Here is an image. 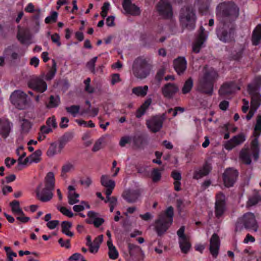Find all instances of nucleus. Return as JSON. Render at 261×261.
<instances>
[{
	"label": "nucleus",
	"mask_w": 261,
	"mask_h": 261,
	"mask_svg": "<svg viewBox=\"0 0 261 261\" xmlns=\"http://www.w3.org/2000/svg\"><path fill=\"white\" fill-rule=\"evenodd\" d=\"M239 9L233 3L220 4L217 8V16L220 22L226 23L234 21L239 16Z\"/></svg>",
	"instance_id": "1"
},
{
	"label": "nucleus",
	"mask_w": 261,
	"mask_h": 261,
	"mask_svg": "<svg viewBox=\"0 0 261 261\" xmlns=\"http://www.w3.org/2000/svg\"><path fill=\"white\" fill-rule=\"evenodd\" d=\"M51 39L54 43L57 44L58 46H61V43L60 42V37L58 34H54L53 35H51Z\"/></svg>",
	"instance_id": "62"
},
{
	"label": "nucleus",
	"mask_w": 261,
	"mask_h": 261,
	"mask_svg": "<svg viewBox=\"0 0 261 261\" xmlns=\"http://www.w3.org/2000/svg\"><path fill=\"white\" fill-rule=\"evenodd\" d=\"M245 141V137L243 134H240L232 137L230 140L227 141L224 144V147L228 150H230L233 148L243 143Z\"/></svg>",
	"instance_id": "18"
},
{
	"label": "nucleus",
	"mask_w": 261,
	"mask_h": 261,
	"mask_svg": "<svg viewBox=\"0 0 261 261\" xmlns=\"http://www.w3.org/2000/svg\"><path fill=\"white\" fill-rule=\"evenodd\" d=\"M111 195H106V200H105V202H109L110 205H116L117 203V198L115 197H110Z\"/></svg>",
	"instance_id": "58"
},
{
	"label": "nucleus",
	"mask_w": 261,
	"mask_h": 261,
	"mask_svg": "<svg viewBox=\"0 0 261 261\" xmlns=\"http://www.w3.org/2000/svg\"><path fill=\"white\" fill-rule=\"evenodd\" d=\"M123 197L129 203H133L137 201L139 194L136 191H125L123 194Z\"/></svg>",
	"instance_id": "29"
},
{
	"label": "nucleus",
	"mask_w": 261,
	"mask_h": 261,
	"mask_svg": "<svg viewBox=\"0 0 261 261\" xmlns=\"http://www.w3.org/2000/svg\"><path fill=\"white\" fill-rule=\"evenodd\" d=\"M79 194L76 193H72L68 192V203L70 205H73L79 202Z\"/></svg>",
	"instance_id": "42"
},
{
	"label": "nucleus",
	"mask_w": 261,
	"mask_h": 261,
	"mask_svg": "<svg viewBox=\"0 0 261 261\" xmlns=\"http://www.w3.org/2000/svg\"><path fill=\"white\" fill-rule=\"evenodd\" d=\"M261 40V24L258 25L253 31L252 41L254 45H257Z\"/></svg>",
	"instance_id": "31"
},
{
	"label": "nucleus",
	"mask_w": 261,
	"mask_h": 261,
	"mask_svg": "<svg viewBox=\"0 0 261 261\" xmlns=\"http://www.w3.org/2000/svg\"><path fill=\"white\" fill-rule=\"evenodd\" d=\"M42 152L40 150H37L35 151L33 154L30 155L31 163H38L40 160V156Z\"/></svg>",
	"instance_id": "47"
},
{
	"label": "nucleus",
	"mask_w": 261,
	"mask_h": 261,
	"mask_svg": "<svg viewBox=\"0 0 261 261\" xmlns=\"http://www.w3.org/2000/svg\"><path fill=\"white\" fill-rule=\"evenodd\" d=\"M178 90L177 86L174 84L168 83L162 88V93L165 97L170 98Z\"/></svg>",
	"instance_id": "27"
},
{
	"label": "nucleus",
	"mask_w": 261,
	"mask_h": 261,
	"mask_svg": "<svg viewBox=\"0 0 261 261\" xmlns=\"http://www.w3.org/2000/svg\"><path fill=\"white\" fill-rule=\"evenodd\" d=\"M53 64L50 70L45 75V79L47 81L51 80L56 73V63L54 60H53Z\"/></svg>",
	"instance_id": "45"
},
{
	"label": "nucleus",
	"mask_w": 261,
	"mask_h": 261,
	"mask_svg": "<svg viewBox=\"0 0 261 261\" xmlns=\"http://www.w3.org/2000/svg\"><path fill=\"white\" fill-rule=\"evenodd\" d=\"M58 153L57 144L55 143L51 144L47 151V155L49 157H53Z\"/></svg>",
	"instance_id": "46"
},
{
	"label": "nucleus",
	"mask_w": 261,
	"mask_h": 261,
	"mask_svg": "<svg viewBox=\"0 0 261 261\" xmlns=\"http://www.w3.org/2000/svg\"><path fill=\"white\" fill-rule=\"evenodd\" d=\"M31 127V123L27 120H24L21 124L22 130L24 133H27Z\"/></svg>",
	"instance_id": "55"
},
{
	"label": "nucleus",
	"mask_w": 261,
	"mask_h": 261,
	"mask_svg": "<svg viewBox=\"0 0 261 261\" xmlns=\"http://www.w3.org/2000/svg\"><path fill=\"white\" fill-rule=\"evenodd\" d=\"M173 215V208L169 206L164 213L159 215L155 221V229L159 236L164 234L171 225Z\"/></svg>",
	"instance_id": "3"
},
{
	"label": "nucleus",
	"mask_w": 261,
	"mask_h": 261,
	"mask_svg": "<svg viewBox=\"0 0 261 261\" xmlns=\"http://www.w3.org/2000/svg\"><path fill=\"white\" fill-rule=\"evenodd\" d=\"M128 248L130 256L133 259L141 260L144 258V253L139 246L128 243Z\"/></svg>",
	"instance_id": "17"
},
{
	"label": "nucleus",
	"mask_w": 261,
	"mask_h": 261,
	"mask_svg": "<svg viewBox=\"0 0 261 261\" xmlns=\"http://www.w3.org/2000/svg\"><path fill=\"white\" fill-rule=\"evenodd\" d=\"M166 119L165 114L151 117L146 121L147 127L153 133L159 132L163 126V123Z\"/></svg>",
	"instance_id": "10"
},
{
	"label": "nucleus",
	"mask_w": 261,
	"mask_h": 261,
	"mask_svg": "<svg viewBox=\"0 0 261 261\" xmlns=\"http://www.w3.org/2000/svg\"><path fill=\"white\" fill-rule=\"evenodd\" d=\"M71 226V223L68 221H63L61 224L62 232L66 235L72 237L73 236V233L70 231Z\"/></svg>",
	"instance_id": "34"
},
{
	"label": "nucleus",
	"mask_w": 261,
	"mask_h": 261,
	"mask_svg": "<svg viewBox=\"0 0 261 261\" xmlns=\"http://www.w3.org/2000/svg\"><path fill=\"white\" fill-rule=\"evenodd\" d=\"M180 20L182 25L188 29H193L196 21V15L191 6L183 7L180 13Z\"/></svg>",
	"instance_id": "6"
},
{
	"label": "nucleus",
	"mask_w": 261,
	"mask_h": 261,
	"mask_svg": "<svg viewBox=\"0 0 261 261\" xmlns=\"http://www.w3.org/2000/svg\"><path fill=\"white\" fill-rule=\"evenodd\" d=\"M46 125L49 126L50 128H56L57 124L55 116L48 118L46 120Z\"/></svg>",
	"instance_id": "54"
},
{
	"label": "nucleus",
	"mask_w": 261,
	"mask_h": 261,
	"mask_svg": "<svg viewBox=\"0 0 261 261\" xmlns=\"http://www.w3.org/2000/svg\"><path fill=\"white\" fill-rule=\"evenodd\" d=\"M240 157L246 164L249 165L251 164L250 154L248 149H243L240 152Z\"/></svg>",
	"instance_id": "37"
},
{
	"label": "nucleus",
	"mask_w": 261,
	"mask_h": 261,
	"mask_svg": "<svg viewBox=\"0 0 261 261\" xmlns=\"http://www.w3.org/2000/svg\"><path fill=\"white\" fill-rule=\"evenodd\" d=\"M28 86L38 92L43 93L47 88L46 83L42 77H35L31 79L28 82Z\"/></svg>",
	"instance_id": "11"
},
{
	"label": "nucleus",
	"mask_w": 261,
	"mask_h": 261,
	"mask_svg": "<svg viewBox=\"0 0 261 261\" xmlns=\"http://www.w3.org/2000/svg\"><path fill=\"white\" fill-rule=\"evenodd\" d=\"M187 61L184 57H179L173 62L174 68L178 75L184 74L187 69Z\"/></svg>",
	"instance_id": "25"
},
{
	"label": "nucleus",
	"mask_w": 261,
	"mask_h": 261,
	"mask_svg": "<svg viewBox=\"0 0 261 261\" xmlns=\"http://www.w3.org/2000/svg\"><path fill=\"white\" fill-rule=\"evenodd\" d=\"M57 17L58 13L56 12H53L50 16H49L45 18V22L46 23L55 22L57 20Z\"/></svg>",
	"instance_id": "56"
},
{
	"label": "nucleus",
	"mask_w": 261,
	"mask_h": 261,
	"mask_svg": "<svg viewBox=\"0 0 261 261\" xmlns=\"http://www.w3.org/2000/svg\"><path fill=\"white\" fill-rule=\"evenodd\" d=\"M28 95L20 90H15L10 95L11 102L17 108L22 110L25 108L27 104Z\"/></svg>",
	"instance_id": "8"
},
{
	"label": "nucleus",
	"mask_w": 261,
	"mask_h": 261,
	"mask_svg": "<svg viewBox=\"0 0 261 261\" xmlns=\"http://www.w3.org/2000/svg\"><path fill=\"white\" fill-rule=\"evenodd\" d=\"M11 123L7 119H0V136L6 139L9 136L12 128Z\"/></svg>",
	"instance_id": "21"
},
{
	"label": "nucleus",
	"mask_w": 261,
	"mask_h": 261,
	"mask_svg": "<svg viewBox=\"0 0 261 261\" xmlns=\"http://www.w3.org/2000/svg\"><path fill=\"white\" fill-rule=\"evenodd\" d=\"M152 180L154 182H156L160 180L161 174L160 170L158 169H154L151 173Z\"/></svg>",
	"instance_id": "51"
},
{
	"label": "nucleus",
	"mask_w": 261,
	"mask_h": 261,
	"mask_svg": "<svg viewBox=\"0 0 261 261\" xmlns=\"http://www.w3.org/2000/svg\"><path fill=\"white\" fill-rule=\"evenodd\" d=\"M60 103V98L58 96L56 97L53 95H51L49 97V101L48 104L47 105V107L48 108H52L57 107Z\"/></svg>",
	"instance_id": "43"
},
{
	"label": "nucleus",
	"mask_w": 261,
	"mask_h": 261,
	"mask_svg": "<svg viewBox=\"0 0 261 261\" xmlns=\"http://www.w3.org/2000/svg\"><path fill=\"white\" fill-rule=\"evenodd\" d=\"M65 110L74 117L81 113V112H80V106L79 105H72L70 107H67L65 108Z\"/></svg>",
	"instance_id": "39"
},
{
	"label": "nucleus",
	"mask_w": 261,
	"mask_h": 261,
	"mask_svg": "<svg viewBox=\"0 0 261 261\" xmlns=\"http://www.w3.org/2000/svg\"><path fill=\"white\" fill-rule=\"evenodd\" d=\"M159 15L164 18H170L172 15V7L167 0H161L156 5Z\"/></svg>",
	"instance_id": "12"
},
{
	"label": "nucleus",
	"mask_w": 261,
	"mask_h": 261,
	"mask_svg": "<svg viewBox=\"0 0 261 261\" xmlns=\"http://www.w3.org/2000/svg\"><path fill=\"white\" fill-rule=\"evenodd\" d=\"M103 142V139L100 138L94 143L92 150L93 152H96L102 148V145Z\"/></svg>",
	"instance_id": "52"
},
{
	"label": "nucleus",
	"mask_w": 261,
	"mask_h": 261,
	"mask_svg": "<svg viewBox=\"0 0 261 261\" xmlns=\"http://www.w3.org/2000/svg\"><path fill=\"white\" fill-rule=\"evenodd\" d=\"M260 200V196L257 195H253L249 198L246 205L247 207H251L254 206L255 204H256Z\"/></svg>",
	"instance_id": "44"
},
{
	"label": "nucleus",
	"mask_w": 261,
	"mask_h": 261,
	"mask_svg": "<svg viewBox=\"0 0 261 261\" xmlns=\"http://www.w3.org/2000/svg\"><path fill=\"white\" fill-rule=\"evenodd\" d=\"M59 243L60 244L61 247H64L66 248H69L70 247L69 240L64 241L62 238H60L59 240Z\"/></svg>",
	"instance_id": "63"
},
{
	"label": "nucleus",
	"mask_w": 261,
	"mask_h": 261,
	"mask_svg": "<svg viewBox=\"0 0 261 261\" xmlns=\"http://www.w3.org/2000/svg\"><path fill=\"white\" fill-rule=\"evenodd\" d=\"M103 240V235H100L97 237L91 244L89 248V251L92 253H96L99 248L100 244Z\"/></svg>",
	"instance_id": "30"
},
{
	"label": "nucleus",
	"mask_w": 261,
	"mask_h": 261,
	"mask_svg": "<svg viewBox=\"0 0 261 261\" xmlns=\"http://www.w3.org/2000/svg\"><path fill=\"white\" fill-rule=\"evenodd\" d=\"M217 35L218 38L222 42L229 43L234 40L235 27L233 23L220 22L217 29Z\"/></svg>",
	"instance_id": "5"
},
{
	"label": "nucleus",
	"mask_w": 261,
	"mask_h": 261,
	"mask_svg": "<svg viewBox=\"0 0 261 261\" xmlns=\"http://www.w3.org/2000/svg\"><path fill=\"white\" fill-rule=\"evenodd\" d=\"M57 208L60 211L63 215L71 218L73 216V213L69 210L64 206H58Z\"/></svg>",
	"instance_id": "50"
},
{
	"label": "nucleus",
	"mask_w": 261,
	"mask_h": 261,
	"mask_svg": "<svg viewBox=\"0 0 261 261\" xmlns=\"http://www.w3.org/2000/svg\"><path fill=\"white\" fill-rule=\"evenodd\" d=\"M59 224L58 220H52L48 222L46 224L47 227L50 229L55 228Z\"/></svg>",
	"instance_id": "61"
},
{
	"label": "nucleus",
	"mask_w": 261,
	"mask_h": 261,
	"mask_svg": "<svg viewBox=\"0 0 261 261\" xmlns=\"http://www.w3.org/2000/svg\"><path fill=\"white\" fill-rule=\"evenodd\" d=\"M185 227L181 226L177 231V234L179 237V241H181L182 239H186L187 237L185 234Z\"/></svg>",
	"instance_id": "59"
},
{
	"label": "nucleus",
	"mask_w": 261,
	"mask_h": 261,
	"mask_svg": "<svg viewBox=\"0 0 261 261\" xmlns=\"http://www.w3.org/2000/svg\"><path fill=\"white\" fill-rule=\"evenodd\" d=\"M261 134V115L256 117V123L254 128L253 136L254 138L252 140L251 149L253 152V156L255 160L258 158V138Z\"/></svg>",
	"instance_id": "7"
},
{
	"label": "nucleus",
	"mask_w": 261,
	"mask_h": 261,
	"mask_svg": "<svg viewBox=\"0 0 261 261\" xmlns=\"http://www.w3.org/2000/svg\"><path fill=\"white\" fill-rule=\"evenodd\" d=\"M85 207L88 208H90V206L88 204H87L85 201H82L80 204L74 205L73 210L76 212H80L83 211L85 209Z\"/></svg>",
	"instance_id": "48"
},
{
	"label": "nucleus",
	"mask_w": 261,
	"mask_h": 261,
	"mask_svg": "<svg viewBox=\"0 0 261 261\" xmlns=\"http://www.w3.org/2000/svg\"><path fill=\"white\" fill-rule=\"evenodd\" d=\"M40 184L36 188L37 198L42 202H47L53 197V191L55 188V176L52 172H48L45 177V187L42 188Z\"/></svg>",
	"instance_id": "2"
},
{
	"label": "nucleus",
	"mask_w": 261,
	"mask_h": 261,
	"mask_svg": "<svg viewBox=\"0 0 261 261\" xmlns=\"http://www.w3.org/2000/svg\"><path fill=\"white\" fill-rule=\"evenodd\" d=\"M131 138L128 136L122 137L120 141V145L124 147L126 144L130 143Z\"/></svg>",
	"instance_id": "64"
},
{
	"label": "nucleus",
	"mask_w": 261,
	"mask_h": 261,
	"mask_svg": "<svg viewBox=\"0 0 261 261\" xmlns=\"http://www.w3.org/2000/svg\"><path fill=\"white\" fill-rule=\"evenodd\" d=\"M148 87L145 85L134 87L132 89V93L137 96L144 97L147 93Z\"/></svg>",
	"instance_id": "32"
},
{
	"label": "nucleus",
	"mask_w": 261,
	"mask_h": 261,
	"mask_svg": "<svg viewBox=\"0 0 261 261\" xmlns=\"http://www.w3.org/2000/svg\"><path fill=\"white\" fill-rule=\"evenodd\" d=\"M239 222L243 224L247 229L253 230L256 232L258 229V224L254 215L252 213H247L239 218Z\"/></svg>",
	"instance_id": "9"
},
{
	"label": "nucleus",
	"mask_w": 261,
	"mask_h": 261,
	"mask_svg": "<svg viewBox=\"0 0 261 261\" xmlns=\"http://www.w3.org/2000/svg\"><path fill=\"white\" fill-rule=\"evenodd\" d=\"M220 241L218 236L214 233L210 240L209 250L214 258H216L219 254Z\"/></svg>",
	"instance_id": "16"
},
{
	"label": "nucleus",
	"mask_w": 261,
	"mask_h": 261,
	"mask_svg": "<svg viewBox=\"0 0 261 261\" xmlns=\"http://www.w3.org/2000/svg\"><path fill=\"white\" fill-rule=\"evenodd\" d=\"M120 81L121 79L120 77V75L119 74L115 73L112 75L111 83L112 85H114L120 82Z\"/></svg>",
	"instance_id": "60"
},
{
	"label": "nucleus",
	"mask_w": 261,
	"mask_h": 261,
	"mask_svg": "<svg viewBox=\"0 0 261 261\" xmlns=\"http://www.w3.org/2000/svg\"><path fill=\"white\" fill-rule=\"evenodd\" d=\"M179 244L181 251L185 253H187L191 247L188 238L186 239H182L181 241H179Z\"/></svg>",
	"instance_id": "41"
},
{
	"label": "nucleus",
	"mask_w": 261,
	"mask_h": 261,
	"mask_svg": "<svg viewBox=\"0 0 261 261\" xmlns=\"http://www.w3.org/2000/svg\"><path fill=\"white\" fill-rule=\"evenodd\" d=\"M211 170V166L208 164H205L202 168L197 169L194 171L193 178L199 179L207 175Z\"/></svg>",
	"instance_id": "28"
},
{
	"label": "nucleus",
	"mask_w": 261,
	"mask_h": 261,
	"mask_svg": "<svg viewBox=\"0 0 261 261\" xmlns=\"http://www.w3.org/2000/svg\"><path fill=\"white\" fill-rule=\"evenodd\" d=\"M122 6L126 12L132 15L138 16L141 13L140 8L132 4L130 0H124Z\"/></svg>",
	"instance_id": "24"
},
{
	"label": "nucleus",
	"mask_w": 261,
	"mask_h": 261,
	"mask_svg": "<svg viewBox=\"0 0 261 261\" xmlns=\"http://www.w3.org/2000/svg\"><path fill=\"white\" fill-rule=\"evenodd\" d=\"M238 176L237 170L233 168L227 169L223 173V181L225 186L232 187L236 182Z\"/></svg>",
	"instance_id": "13"
},
{
	"label": "nucleus",
	"mask_w": 261,
	"mask_h": 261,
	"mask_svg": "<svg viewBox=\"0 0 261 261\" xmlns=\"http://www.w3.org/2000/svg\"><path fill=\"white\" fill-rule=\"evenodd\" d=\"M97 59V57L93 58L87 64V67L91 70V72H95V63Z\"/></svg>",
	"instance_id": "53"
},
{
	"label": "nucleus",
	"mask_w": 261,
	"mask_h": 261,
	"mask_svg": "<svg viewBox=\"0 0 261 261\" xmlns=\"http://www.w3.org/2000/svg\"><path fill=\"white\" fill-rule=\"evenodd\" d=\"M239 90L240 87L234 82H226L221 86L219 90V93L220 96L224 97Z\"/></svg>",
	"instance_id": "14"
},
{
	"label": "nucleus",
	"mask_w": 261,
	"mask_h": 261,
	"mask_svg": "<svg viewBox=\"0 0 261 261\" xmlns=\"http://www.w3.org/2000/svg\"><path fill=\"white\" fill-rule=\"evenodd\" d=\"M100 183L106 188V195H111L115 187L114 180L110 179L107 175H102L100 178Z\"/></svg>",
	"instance_id": "22"
},
{
	"label": "nucleus",
	"mask_w": 261,
	"mask_h": 261,
	"mask_svg": "<svg viewBox=\"0 0 261 261\" xmlns=\"http://www.w3.org/2000/svg\"><path fill=\"white\" fill-rule=\"evenodd\" d=\"M250 86L254 89L255 91H258L261 87V76H257L254 79L253 82L248 85L247 90H249Z\"/></svg>",
	"instance_id": "40"
},
{
	"label": "nucleus",
	"mask_w": 261,
	"mask_h": 261,
	"mask_svg": "<svg viewBox=\"0 0 261 261\" xmlns=\"http://www.w3.org/2000/svg\"><path fill=\"white\" fill-rule=\"evenodd\" d=\"M151 68V64L148 58L139 57L133 62L132 70L135 77L143 79L149 75Z\"/></svg>",
	"instance_id": "4"
},
{
	"label": "nucleus",
	"mask_w": 261,
	"mask_h": 261,
	"mask_svg": "<svg viewBox=\"0 0 261 261\" xmlns=\"http://www.w3.org/2000/svg\"><path fill=\"white\" fill-rule=\"evenodd\" d=\"M72 137L71 136L67 135L64 136L62 140L60 141L59 146L58 152L60 153L64 148L65 144L71 139Z\"/></svg>",
	"instance_id": "49"
},
{
	"label": "nucleus",
	"mask_w": 261,
	"mask_h": 261,
	"mask_svg": "<svg viewBox=\"0 0 261 261\" xmlns=\"http://www.w3.org/2000/svg\"><path fill=\"white\" fill-rule=\"evenodd\" d=\"M248 94L251 96V107L257 109L261 104V95L258 91H255L251 86L249 90H247Z\"/></svg>",
	"instance_id": "20"
},
{
	"label": "nucleus",
	"mask_w": 261,
	"mask_h": 261,
	"mask_svg": "<svg viewBox=\"0 0 261 261\" xmlns=\"http://www.w3.org/2000/svg\"><path fill=\"white\" fill-rule=\"evenodd\" d=\"M107 245L109 248V255L110 258L112 259H116L118 256V252L116 250V247L113 245L111 239H110L107 242Z\"/></svg>",
	"instance_id": "33"
},
{
	"label": "nucleus",
	"mask_w": 261,
	"mask_h": 261,
	"mask_svg": "<svg viewBox=\"0 0 261 261\" xmlns=\"http://www.w3.org/2000/svg\"><path fill=\"white\" fill-rule=\"evenodd\" d=\"M12 211L15 215H23V212L20 207L18 201L14 200L10 203Z\"/></svg>",
	"instance_id": "36"
},
{
	"label": "nucleus",
	"mask_w": 261,
	"mask_h": 261,
	"mask_svg": "<svg viewBox=\"0 0 261 261\" xmlns=\"http://www.w3.org/2000/svg\"><path fill=\"white\" fill-rule=\"evenodd\" d=\"M74 169V164L71 162H67L65 163L62 167L61 171V176L64 177L66 173Z\"/></svg>",
	"instance_id": "38"
},
{
	"label": "nucleus",
	"mask_w": 261,
	"mask_h": 261,
	"mask_svg": "<svg viewBox=\"0 0 261 261\" xmlns=\"http://www.w3.org/2000/svg\"><path fill=\"white\" fill-rule=\"evenodd\" d=\"M218 77V74L214 68L205 67L203 70V75L200 79H205L206 81L214 83Z\"/></svg>",
	"instance_id": "23"
},
{
	"label": "nucleus",
	"mask_w": 261,
	"mask_h": 261,
	"mask_svg": "<svg viewBox=\"0 0 261 261\" xmlns=\"http://www.w3.org/2000/svg\"><path fill=\"white\" fill-rule=\"evenodd\" d=\"M110 8V4L109 3H105L103 6L102 7V10L101 12V15L103 18L106 17L108 11Z\"/></svg>",
	"instance_id": "57"
},
{
	"label": "nucleus",
	"mask_w": 261,
	"mask_h": 261,
	"mask_svg": "<svg viewBox=\"0 0 261 261\" xmlns=\"http://www.w3.org/2000/svg\"><path fill=\"white\" fill-rule=\"evenodd\" d=\"M214 83L208 82L205 79H200L197 89L200 92L209 95H212L213 91Z\"/></svg>",
	"instance_id": "19"
},
{
	"label": "nucleus",
	"mask_w": 261,
	"mask_h": 261,
	"mask_svg": "<svg viewBox=\"0 0 261 261\" xmlns=\"http://www.w3.org/2000/svg\"><path fill=\"white\" fill-rule=\"evenodd\" d=\"M225 210V197L221 193L217 194L215 202V215L217 218L220 217Z\"/></svg>",
	"instance_id": "15"
},
{
	"label": "nucleus",
	"mask_w": 261,
	"mask_h": 261,
	"mask_svg": "<svg viewBox=\"0 0 261 261\" xmlns=\"http://www.w3.org/2000/svg\"><path fill=\"white\" fill-rule=\"evenodd\" d=\"M201 32L198 35L196 40L194 42L192 47L193 51L198 53L199 52L204 42L206 40V36L204 33V29L201 27L200 28Z\"/></svg>",
	"instance_id": "26"
},
{
	"label": "nucleus",
	"mask_w": 261,
	"mask_h": 261,
	"mask_svg": "<svg viewBox=\"0 0 261 261\" xmlns=\"http://www.w3.org/2000/svg\"><path fill=\"white\" fill-rule=\"evenodd\" d=\"M193 87V80L191 77L188 79L184 84L181 92L184 94L189 93Z\"/></svg>",
	"instance_id": "35"
}]
</instances>
